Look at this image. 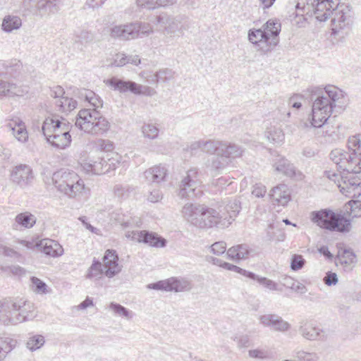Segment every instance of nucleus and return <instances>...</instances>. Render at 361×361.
Returning <instances> with one entry per match:
<instances>
[{"label": "nucleus", "mask_w": 361, "mask_h": 361, "mask_svg": "<svg viewBox=\"0 0 361 361\" xmlns=\"http://www.w3.org/2000/svg\"><path fill=\"white\" fill-rule=\"evenodd\" d=\"M170 291H188L192 288L190 281L184 278L171 277L169 279Z\"/></svg>", "instance_id": "obj_38"}, {"label": "nucleus", "mask_w": 361, "mask_h": 361, "mask_svg": "<svg viewBox=\"0 0 361 361\" xmlns=\"http://www.w3.org/2000/svg\"><path fill=\"white\" fill-rule=\"evenodd\" d=\"M305 260L301 255H293L290 259V269L293 271H298L303 268Z\"/></svg>", "instance_id": "obj_57"}, {"label": "nucleus", "mask_w": 361, "mask_h": 361, "mask_svg": "<svg viewBox=\"0 0 361 361\" xmlns=\"http://www.w3.org/2000/svg\"><path fill=\"white\" fill-rule=\"evenodd\" d=\"M267 139L274 144H281L284 140V133L280 128L271 127L265 131Z\"/></svg>", "instance_id": "obj_41"}, {"label": "nucleus", "mask_w": 361, "mask_h": 361, "mask_svg": "<svg viewBox=\"0 0 361 361\" xmlns=\"http://www.w3.org/2000/svg\"><path fill=\"white\" fill-rule=\"evenodd\" d=\"M199 176L197 168H190L182 176L178 185V196L181 199H190L197 196L196 190L202 183Z\"/></svg>", "instance_id": "obj_9"}, {"label": "nucleus", "mask_w": 361, "mask_h": 361, "mask_svg": "<svg viewBox=\"0 0 361 361\" xmlns=\"http://www.w3.org/2000/svg\"><path fill=\"white\" fill-rule=\"evenodd\" d=\"M109 310H111L116 315L125 317L128 319L132 318L130 312L118 303L111 302L109 305Z\"/></svg>", "instance_id": "obj_52"}, {"label": "nucleus", "mask_w": 361, "mask_h": 361, "mask_svg": "<svg viewBox=\"0 0 361 361\" xmlns=\"http://www.w3.org/2000/svg\"><path fill=\"white\" fill-rule=\"evenodd\" d=\"M300 334L310 341L321 340L324 338V334L319 328L316 327L311 322L302 321L299 326Z\"/></svg>", "instance_id": "obj_23"}, {"label": "nucleus", "mask_w": 361, "mask_h": 361, "mask_svg": "<svg viewBox=\"0 0 361 361\" xmlns=\"http://www.w3.org/2000/svg\"><path fill=\"white\" fill-rule=\"evenodd\" d=\"M106 83L121 93L130 92L134 94L143 95L147 97L155 96L157 92L156 90L147 85L137 84L130 80H123L113 77L107 80Z\"/></svg>", "instance_id": "obj_7"}, {"label": "nucleus", "mask_w": 361, "mask_h": 361, "mask_svg": "<svg viewBox=\"0 0 361 361\" xmlns=\"http://www.w3.org/2000/svg\"><path fill=\"white\" fill-rule=\"evenodd\" d=\"M346 212L353 218L361 217V202L359 200L350 201L346 205Z\"/></svg>", "instance_id": "obj_53"}, {"label": "nucleus", "mask_w": 361, "mask_h": 361, "mask_svg": "<svg viewBox=\"0 0 361 361\" xmlns=\"http://www.w3.org/2000/svg\"><path fill=\"white\" fill-rule=\"evenodd\" d=\"M349 152L343 149H333L329 157L342 171L324 172L326 177L334 182L342 194L348 197L361 195V180L354 174L361 172V135H354L348 140Z\"/></svg>", "instance_id": "obj_1"}, {"label": "nucleus", "mask_w": 361, "mask_h": 361, "mask_svg": "<svg viewBox=\"0 0 361 361\" xmlns=\"http://www.w3.org/2000/svg\"><path fill=\"white\" fill-rule=\"evenodd\" d=\"M110 123L102 114L92 124H87L85 127V133L92 135H102L109 131Z\"/></svg>", "instance_id": "obj_28"}, {"label": "nucleus", "mask_w": 361, "mask_h": 361, "mask_svg": "<svg viewBox=\"0 0 361 361\" xmlns=\"http://www.w3.org/2000/svg\"><path fill=\"white\" fill-rule=\"evenodd\" d=\"M133 23L114 25L110 28V36L113 39L130 40L135 39Z\"/></svg>", "instance_id": "obj_22"}, {"label": "nucleus", "mask_w": 361, "mask_h": 361, "mask_svg": "<svg viewBox=\"0 0 361 361\" xmlns=\"http://www.w3.org/2000/svg\"><path fill=\"white\" fill-rule=\"evenodd\" d=\"M243 149L238 145L223 141L221 155H224L228 160L229 158L239 157L243 154Z\"/></svg>", "instance_id": "obj_36"}, {"label": "nucleus", "mask_w": 361, "mask_h": 361, "mask_svg": "<svg viewBox=\"0 0 361 361\" xmlns=\"http://www.w3.org/2000/svg\"><path fill=\"white\" fill-rule=\"evenodd\" d=\"M144 174L149 182L159 183L165 180L167 169L164 166L157 165L146 170Z\"/></svg>", "instance_id": "obj_31"}, {"label": "nucleus", "mask_w": 361, "mask_h": 361, "mask_svg": "<svg viewBox=\"0 0 361 361\" xmlns=\"http://www.w3.org/2000/svg\"><path fill=\"white\" fill-rule=\"evenodd\" d=\"M94 39V35L90 31L87 30H80L75 32L74 42L75 43L88 44Z\"/></svg>", "instance_id": "obj_49"}, {"label": "nucleus", "mask_w": 361, "mask_h": 361, "mask_svg": "<svg viewBox=\"0 0 361 361\" xmlns=\"http://www.w3.org/2000/svg\"><path fill=\"white\" fill-rule=\"evenodd\" d=\"M175 72L169 68H162L155 73V82H167L173 79Z\"/></svg>", "instance_id": "obj_51"}, {"label": "nucleus", "mask_w": 361, "mask_h": 361, "mask_svg": "<svg viewBox=\"0 0 361 361\" xmlns=\"http://www.w3.org/2000/svg\"><path fill=\"white\" fill-rule=\"evenodd\" d=\"M202 209L200 212L197 227L199 228H209L216 226L219 228H225L230 226L227 216L221 214V210L216 211L213 208L202 205Z\"/></svg>", "instance_id": "obj_8"}, {"label": "nucleus", "mask_w": 361, "mask_h": 361, "mask_svg": "<svg viewBox=\"0 0 361 361\" xmlns=\"http://www.w3.org/2000/svg\"><path fill=\"white\" fill-rule=\"evenodd\" d=\"M209 250L212 253L216 255H223L227 252L226 243L224 241L216 242L209 247Z\"/></svg>", "instance_id": "obj_58"}, {"label": "nucleus", "mask_w": 361, "mask_h": 361, "mask_svg": "<svg viewBox=\"0 0 361 361\" xmlns=\"http://www.w3.org/2000/svg\"><path fill=\"white\" fill-rule=\"evenodd\" d=\"M296 357L300 361H317L318 360L317 354L305 351H298Z\"/></svg>", "instance_id": "obj_60"}, {"label": "nucleus", "mask_w": 361, "mask_h": 361, "mask_svg": "<svg viewBox=\"0 0 361 361\" xmlns=\"http://www.w3.org/2000/svg\"><path fill=\"white\" fill-rule=\"evenodd\" d=\"M97 147L106 152L112 151L114 149V144L109 140L99 139L96 142Z\"/></svg>", "instance_id": "obj_61"}, {"label": "nucleus", "mask_w": 361, "mask_h": 361, "mask_svg": "<svg viewBox=\"0 0 361 361\" xmlns=\"http://www.w3.org/2000/svg\"><path fill=\"white\" fill-rule=\"evenodd\" d=\"M77 94L81 100L88 102L90 105L93 107L92 109L97 110L102 107V100L92 90L86 89L80 90L78 91Z\"/></svg>", "instance_id": "obj_33"}, {"label": "nucleus", "mask_w": 361, "mask_h": 361, "mask_svg": "<svg viewBox=\"0 0 361 361\" xmlns=\"http://www.w3.org/2000/svg\"><path fill=\"white\" fill-rule=\"evenodd\" d=\"M114 161L111 159L106 160L104 158H98L97 160L88 159L84 161L81 166L87 173L101 175L116 169V166Z\"/></svg>", "instance_id": "obj_13"}, {"label": "nucleus", "mask_w": 361, "mask_h": 361, "mask_svg": "<svg viewBox=\"0 0 361 361\" xmlns=\"http://www.w3.org/2000/svg\"><path fill=\"white\" fill-rule=\"evenodd\" d=\"M118 256L114 250H107L102 257V265L104 269V276L111 279L118 275L123 269V265L118 263Z\"/></svg>", "instance_id": "obj_16"}, {"label": "nucleus", "mask_w": 361, "mask_h": 361, "mask_svg": "<svg viewBox=\"0 0 361 361\" xmlns=\"http://www.w3.org/2000/svg\"><path fill=\"white\" fill-rule=\"evenodd\" d=\"M32 283V289L34 292L38 294H45L47 293V284L35 276H32L30 279Z\"/></svg>", "instance_id": "obj_54"}, {"label": "nucleus", "mask_w": 361, "mask_h": 361, "mask_svg": "<svg viewBox=\"0 0 361 361\" xmlns=\"http://www.w3.org/2000/svg\"><path fill=\"white\" fill-rule=\"evenodd\" d=\"M6 128L12 133L16 139L25 143L28 140V133L25 123L19 118L16 117L9 121L6 125Z\"/></svg>", "instance_id": "obj_21"}, {"label": "nucleus", "mask_w": 361, "mask_h": 361, "mask_svg": "<svg viewBox=\"0 0 361 361\" xmlns=\"http://www.w3.org/2000/svg\"><path fill=\"white\" fill-rule=\"evenodd\" d=\"M202 205L192 203H186L181 209V215L183 219L191 225L197 227L200 212Z\"/></svg>", "instance_id": "obj_27"}, {"label": "nucleus", "mask_w": 361, "mask_h": 361, "mask_svg": "<svg viewBox=\"0 0 361 361\" xmlns=\"http://www.w3.org/2000/svg\"><path fill=\"white\" fill-rule=\"evenodd\" d=\"M267 192L266 187L262 183H257L253 185L252 195L256 197H263Z\"/></svg>", "instance_id": "obj_62"}, {"label": "nucleus", "mask_w": 361, "mask_h": 361, "mask_svg": "<svg viewBox=\"0 0 361 361\" xmlns=\"http://www.w3.org/2000/svg\"><path fill=\"white\" fill-rule=\"evenodd\" d=\"M311 219L319 227L331 231L345 233L350 230V221L343 215L335 213L330 209L312 212Z\"/></svg>", "instance_id": "obj_6"}, {"label": "nucleus", "mask_w": 361, "mask_h": 361, "mask_svg": "<svg viewBox=\"0 0 361 361\" xmlns=\"http://www.w3.org/2000/svg\"><path fill=\"white\" fill-rule=\"evenodd\" d=\"M126 237L152 247H164L166 244V240L164 238L147 231H128L126 233Z\"/></svg>", "instance_id": "obj_14"}, {"label": "nucleus", "mask_w": 361, "mask_h": 361, "mask_svg": "<svg viewBox=\"0 0 361 361\" xmlns=\"http://www.w3.org/2000/svg\"><path fill=\"white\" fill-rule=\"evenodd\" d=\"M307 14H314L319 21H325L331 15L332 32L334 34L348 28L350 25V13L348 6L339 5V0H314L307 3ZM305 8V6H303Z\"/></svg>", "instance_id": "obj_3"}, {"label": "nucleus", "mask_w": 361, "mask_h": 361, "mask_svg": "<svg viewBox=\"0 0 361 361\" xmlns=\"http://www.w3.org/2000/svg\"><path fill=\"white\" fill-rule=\"evenodd\" d=\"M336 260L343 265L348 266L356 262V255L350 248L340 247Z\"/></svg>", "instance_id": "obj_37"}, {"label": "nucleus", "mask_w": 361, "mask_h": 361, "mask_svg": "<svg viewBox=\"0 0 361 361\" xmlns=\"http://www.w3.org/2000/svg\"><path fill=\"white\" fill-rule=\"evenodd\" d=\"M134 31L135 32V39L142 35L147 36L153 32L152 26L149 23L137 21L133 23Z\"/></svg>", "instance_id": "obj_47"}, {"label": "nucleus", "mask_w": 361, "mask_h": 361, "mask_svg": "<svg viewBox=\"0 0 361 361\" xmlns=\"http://www.w3.org/2000/svg\"><path fill=\"white\" fill-rule=\"evenodd\" d=\"M281 25L277 19L269 20L263 26V30L267 39H278V36L281 32Z\"/></svg>", "instance_id": "obj_34"}, {"label": "nucleus", "mask_w": 361, "mask_h": 361, "mask_svg": "<svg viewBox=\"0 0 361 361\" xmlns=\"http://www.w3.org/2000/svg\"><path fill=\"white\" fill-rule=\"evenodd\" d=\"M252 252L247 244H239L228 248L226 255L228 259L238 262L248 258Z\"/></svg>", "instance_id": "obj_29"}, {"label": "nucleus", "mask_w": 361, "mask_h": 361, "mask_svg": "<svg viewBox=\"0 0 361 361\" xmlns=\"http://www.w3.org/2000/svg\"><path fill=\"white\" fill-rule=\"evenodd\" d=\"M250 275L251 279L256 280L259 284L264 286L265 288L270 290H282L281 289L279 288V286L276 282L266 277L259 276L254 273L250 274Z\"/></svg>", "instance_id": "obj_50"}, {"label": "nucleus", "mask_w": 361, "mask_h": 361, "mask_svg": "<svg viewBox=\"0 0 361 361\" xmlns=\"http://www.w3.org/2000/svg\"><path fill=\"white\" fill-rule=\"evenodd\" d=\"M224 209L226 210V214L222 211L220 213L224 214L225 216H227V220L229 221L231 225L240 210V203L235 200L231 201L225 206Z\"/></svg>", "instance_id": "obj_45"}, {"label": "nucleus", "mask_w": 361, "mask_h": 361, "mask_svg": "<svg viewBox=\"0 0 361 361\" xmlns=\"http://www.w3.org/2000/svg\"><path fill=\"white\" fill-rule=\"evenodd\" d=\"M32 303L23 298L0 301V322L4 325H16L35 317Z\"/></svg>", "instance_id": "obj_4"}, {"label": "nucleus", "mask_w": 361, "mask_h": 361, "mask_svg": "<svg viewBox=\"0 0 361 361\" xmlns=\"http://www.w3.org/2000/svg\"><path fill=\"white\" fill-rule=\"evenodd\" d=\"M324 282L329 286L336 285L338 283V277L336 274L331 271L327 272L325 277L324 278Z\"/></svg>", "instance_id": "obj_63"}, {"label": "nucleus", "mask_w": 361, "mask_h": 361, "mask_svg": "<svg viewBox=\"0 0 361 361\" xmlns=\"http://www.w3.org/2000/svg\"><path fill=\"white\" fill-rule=\"evenodd\" d=\"M23 25L22 19L16 15H6L1 21V29L7 34L18 30Z\"/></svg>", "instance_id": "obj_30"}, {"label": "nucleus", "mask_w": 361, "mask_h": 361, "mask_svg": "<svg viewBox=\"0 0 361 361\" xmlns=\"http://www.w3.org/2000/svg\"><path fill=\"white\" fill-rule=\"evenodd\" d=\"M275 171L290 178H294L296 180H302V173L298 170L295 166L287 159L284 157L278 158L274 165Z\"/></svg>", "instance_id": "obj_19"}, {"label": "nucleus", "mask_w": 361, "mask_h": 361, "mask_svg": "<svg viewBox=\"0 0 361 361\" xmlns=\"http://www.w3.org/2000/svg\"><path fill=\"white\" fill-rule=\"evenodd\" d=\"M141 132L145 138L155 140L158 137L159 128L152 123H145L141 127Z\"/></svg>", "instance_id": "obj_46"}, {"label": "nucleus", "mask_w": 361, "mask_h": 361, "mask_svg": "<svg viewBox=\"0 0 361 361\" xmlns=\"http://www.w3.org/2000/svg\"><path fill=\"white\" fill-rule=\"evenodd\" d=\"M47 142L51 146L58 149H65L71 145V135H52L45 137Z\"/></svg>", "instance_id": "obj_35"}, {"label": "nucleus", "mask_w": 361, "mask_h": 361, "mask_svg": "<svg viewBox=\"0 0 361 361\" xmlns=\"http://www.w3.org/2000/svg\"><path fill=\"white\" fill-rule=\"evenodd\" d=\"M223 141L217 140H203L202 152L207 154H213L215 152H221Z\"/></svg>", "instance_id": "obj_44"}, {"label": "nucleus", "mask_w": 361, "mask_h": 361, "mask_svg": "<svg viewBox=\"0 0 361 361\" xmlns=\"http://www.w3.org/2000/svg\"><path fill=\"white\" fill-rule=\"evenodd\" d=\"M60 0H39L38 15L41 17L49 16L59 10Z\"/></svg>", "instance_id": "obj_32"}, {"label": "nucleus", "mask_w": 361, "mask_h": 361, "mask_svg": "<svg viewBox=\"0 0 361 361\" xmlns=\"http://www.w3.org/2000/svg\"><path fill=\"white\" fill-rule=\"evenodd\" d=\"M281 283L286 288L291 289L295 292L305 293L307 291L306 287L302 283L297 281L290 276H285L282 277Z\"/></svg>", "instance_id": "obj_42"}, {"label": "nucleus", "mask_w": 361, "mask_h": 361, "mask_svg": "<svg viewBox=\"0 0 361 361\" xmlns=\"http://www.w3.org/2000/svg\"><path fill=\"white\" fill-rule=\"evenodd\" d=\"M7 73L0 72V99L3 97H23L27 92V88L6 80Z\"/></svg>", "instance_id": "obj_15"}, {"label": "nucleus", "mask_w": 361, "mask_h": 361, "mask_svg": "<svg viewBox=\"0 0 361 361\" xmlns=\"http://www.w3.org/2000/svg\"><path fill=\"white\" fill-rule=\"evenodd\" d=\"M248 39L251 43L257 46V51H261L264 54L270 52L279 43L277 39H267L262 28L250 30L248 32Z\"/></svg>", "instance_id": "obj_12"}, {"label": "nucleus", "mask_w": 361, "mask_h": 361, "mask_svg": "<svg viewBox=\"0 0 361 361\" xmlns=\"http://www.w3.org/2000/svg\"><path fill=\"white\" fill-rule=\"evenodd\" d=\"M55 187L71 198L82 196L89 192L82 179L74 171H59L54 174Z\"/></svg>", "instance_id": "obj_5"}, {"label": "nucleus", "mask_w": 361, "mask_h": 361, "mask_svg": "<svg viewBox=\"0 0 361 361\" xmlns=\"http://www.w3.org/2000/svg\"><path fill=\"white\" fill-rule=\"evenodd\" d=\"M39 0H23L22 7L29 13L38 15Z\"/></svg>", "instance_id": "obj_56"}, {"label": "nucleus", "mask_w": 361, "mask_h": 361, "mask_svg": "<svg viewBox=\"0 0 361 361\" xmlns=\"http://www.w3.org/2000/svg\"><path fill=\"white\" fill-rule=\"evenodd\" d=\"M34 178L32 171L30 166L20 164L15 167L11 173V180L20 188H25L30 185Z\"/></svg>", "instance_id": "obj_18"}, {"label": "nucleus", "mask_w": 361, "mask_h": 361, "mask_svg": "<svg viewBox=\"0 0 361 361\" xmlns=\"http://www.w3.org/2000/svg\"><path fill=\"white\" fill-rule=\"evenodd\" d=\"M21 244L28 249L39 248L46 255L52 257H61L64 252L63 247L57 241L48 238L36 243L23 240Z\"/></svg>", "instance_id": "obj_11"}, {"label": "nucleus", "mask_w": 361, "mask_h": 361, "mask_svg": "<svg viewBox=\"0 0 361 361\" xmlns=\"http://www.w3.org/2000/svg\"><path fill=\"white\" fill-rule=\"evenodd\" d=\"M44 343V338L41 335H37L30 338L27 342V348L34 351L39 349Z\"/></svg>", "instance_id": "obj_55"}, {"label": "nucleus", "mask_w": 361, "mask_h": 361, "mask_svg": "<svg viewBox=\"0 0 361 361\" xmlns=\"http://www.w3.org/2000/svg\"><path fill=\"white\" fill-rule=\"evenodd\" d=\"M100 115V112L96 109H81L76 118L75 126L85 133L86 125L92 124V122L95 121Z\"/></svg>", "instance_id": "obj_25"}, {"label": "nucleus", "mask_w": 361, "mask_h": 361, "mask_svg": "<svg viewBox=\"0 0 361 361\" xmlns=\"http://www.w3.org/2000/svg\"><path fill=\"white\" fill-rule=\"evenodd\" d=\"M156 23L163 28V33L170 37L183 32V25L180 16L161 13L156 16Z\"/></svg>", "instance_id": "obj_10"}, {"label": "nucleus", "mask_w": 361, "mask_h": 361, "mask_svg": "<svg viewBox=\"0 0 361 361\" xmlns=\"http://www.w3.org/2000/svg\"><path fill=\"white\" fill-rule=\"evenodd\" d=\"M103 274L104 275V269L102 262L94 259L85 275L86 279L97 280L101 279Z\"/></svg>", "instance_id": "obj_39"}, {"label": "nucleus", "mask_w": 361, "mask_h": 361, "mask_svg": "<svg viewBox=\"0 0 361 361\" xmlns=\"http://www.w3.org/2000/svg\"><path fill=\"white\" fill-rule=\"evenodd\" d=\"M17 341L8 337L0 338V361H2L6 354L11 352L16 345Z\"/></svg>", "instance_id": "obj_43"}, {"label": "nucleus", "mask_w": 361, "mask_h": 361, "mask_svg": "<svg viewBox=\"0 0 361 361\" xmlns=\"http://www.w3.org/2000/svg\"><path fill=\"white\" fill-rule=\"evenodd\" d=\"M228 164L229 161L224 155L216 154L206 161L205 167L212 176H216L222 173Z\"/></svg>", "instance_id": "obj_26"}, {"label": "nucleus", "mask_w": 361, "mask_h": 361, "mask_svg": "<svg viewBox=\"0 0 361 361\" xmlns=\"http://www.w3.org/2000/svg\"><path fill=\"white\" fill-rule=\"evenodd\" d=\"M42 131L44 137L52 135H68L69 133L68 126L59 120H55L51 117L47 118L42 125Z\"/></svg>", "instance_id": "obj_20"}, {"label": "nucleus", "mask_w": 361, "mask_h": 361, "mask_svg": "<svg viewBox=\"0 0 361 361\" xmlns=\"http://www.w3.org/2000/svg\"><path fill=\"white\" fill-rule=\"evenodd\" d=\"M56 105L59 108V110L63 112L71 111L75 109L77 106V102L67 97L56 100Z\"/></svg>", "instance_id": "obj_48"}, {"label": "nucleus", "mask_w": 361, "mask_h": 361, "mask_svg": "<svg viewBox=\"0 0 361 361\" xmlns=\"http://www.w3.org/2000/svg\"><path fill=\"white\" fill-rule=\"evenodd\" d=\"M259 320L261 324L265 327H269L271 330L284 333L290 328V324L283 318L275 314H266L259 316Z\"/></svg>", "instance_id": "obj_17"}, {"label": "nucleus", "mask_w": 361, "mask_h": 361, "mask_svg": "<svg viewBox=\"0 0 361 361\" xmlns=\"http://www.w3.org/2000/svg\"><path fill=\"white\" fill-rule=\"evenodd\" d=\"M202 144L203 140L194 141L185 148V150L191 154H195L198 149H201L202 151Z\"/></svg>", "instance_id": "obj_64"}, {"label": "nucleus", "mask_w": 361, "mask_h": 361, "mask_svg": "<svg viewBox=\"0 0 361 361\" xmlns=\"http://www.w3.org/2000/svg\"><path fill=\"white\" fill-rule=\"evenodd\" d=\"M269 196L274 204L285 206L290 200V192L286 184H279L273 188Z\"/></svg>", "instance_id": "obj_24"}, {"label": "nucleus", "mask_w": 361, "mask_h": 361, "mask_svg": "<svg viewBox=\"0 0 361 361\" xmlns=\"http://www.w3.org/2000/svg\"><path fill=\"white\" fill-rule=\"evenodd\" d=\"M327 97L323 95V90L311 87L306 90L304 97L313 101L312 122L314 127H322L330 117L334 107L341 108L343 104V94L341 90L335 86L325 87Z\"/></svg>", "instance_id": "obj_2"}, {"label": "nucleus", "mask_w": 361, "mask_h": 361, "mask_svg": "<svg viewBox=\"0 0 361 361\" xmlns=\"http://www.w3.org/2000/svg\"><path fill=\"white\" fill-rule=\"evenodd\" d=\"M147 288L149 289L170 291L169 279L164 281H160L157 283H150L147 286Z\"/></svg>", "instance_id": "obj_59"}, {"label": "nucleus", "mask_w": 361, "mask_h": 361, "mask_svg": "<svg viewBox=\"0 0 361 361\" xmlns=\"http://www.w3.org/2000/svg\"><path fill=\"white\" fill-rule=\"evenodd\" d=\"M36 220V217L27 212L18 214L15 219L18 226L26 228H32L35 224Z\"/></svg>", "instance_id": "obj_40"}]
</instances>
